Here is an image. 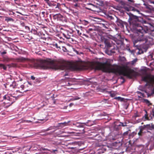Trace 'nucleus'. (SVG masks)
<instances>
[{"label": "nucleus", "mask_w": 154, "mask_h": 154, "mask_svg": "<svg viewBox=\"0 0 154 154\" xmlns=\"http://www.w3.org/2000/svg\"><path fill=\"white\" fill-rule=\"evenodd\" d=\"M20 25L22 27H25V26H26L25 25L24 23V22H21Z\"/></svg>", "instance_id": "41"}, {"label": "nucleus", "mask_w": 154, "mask_h": 154, "mask_svg": "<svg viewBox=\"0 0 154 154\" xmlns=\"http://www.w3.org/2000/svg\"><path fill=\"white\" fill-rule=\"evenodd\" d=\"M142 79L143 81L146 82V84L149 86L152 84H154V77L151 78L149 76L146 75L143 77Z\"/></svg>", "instance_id": "6"}, {"label": "nucleus", "mask_w": 154, "mask_h": 154, "mask_svg": "<svg viewBox=\"0 0 154 154\" xmlns=\"http://www.w3.org/2000/svg\"><path fill=\"white\" fill-rule=\"evenodd\" d=\"M18 61L23 62L28 61L29 64L36 68H41L43 69H47L48 67L46 65L49 64L54 66L55 69L62 70H68L71 71L82 69V68L79 66L77 65L69 62L66 63L62 60H50L48 61H38L34 59H29L23 57H20L17 59Z\"/></svg>", "instance_id": "1"}, {"label": "nucleus", "mask_w": 154, "mask_h": 154, "mask_svg": "<svg viewBox=\"0 0 154 154\" xmlns=\"http://www.w3.org/2000/svg\"><path fill=\"white\" fill-rule=\"evenodd\" d=\"M137 61V60H134L132 61V64H134V63H136Z\"/></svg>", "instance_id": "49"}, {"label": "nucleus", "mask_w": 154, "mask_h": 154, "mask_svg": "<svg viewBox=\"0 0 154 154\" xmlns=\"http://www.w3.org/2000/svg\"><path fill=\"white\" fill-rule=\"evenodd\" d=\"M139 116H138V115L137 114H135V117H138Z\"/></svg>", "instance_id": "58"}, {"label": "nucleus", "mask_w": 154, "mask_h": 154, "mask_svg": "<svg viewBox=\"0 0 154 154\" xmlns=\"http://www.w3.org/2000/svg\"><path fill=\"white\" fill-rule=\"evenodd\" d=\"M113 48H112V49L110 50V52L111 53H114L116 52L115 50L116 49L115 47L113 46Z\"/></svg>", "instance_id": "26"}, {"label": "nucleus", "mask_w": 154, "mask_h": 154, "mask_svg": "<svg viewBox=\"0 0 154 154\" xmlns=\"http://www.w3.org/2000/svg\"><path fill=\"white\" fill-rule=\"evenodd\" d=\"M0 52L1 53V54L2 55L6 54L7 53V52L5 51L2 52H1V51H0Z\"/></svg>", "instance_id": "43"}, {"label": "nucleus", "mask_w": 154, "mask_h": 154, "mask_svg": "<svg viewBox=\"0 0 154 154\" xmlns=\"http://www.w3.org/2000/svg\"><path fill=\"white\" fill-rule=\"evenodd\" d=\"M151 115H152L153 117H154V108L152 110V112L151 113Z\"/></svg>", "instance_id": "46"}, {"label": "nucleus", "mask_w": 154, "mask_h": 154, "mask_svg": "<svg viewBox=\"0 0 154 154\" xmlns=\"http://www.w3.org/2000/svg\"><path fill=\"white\" fill-rule=\"evenodd\" d=\"M59 3H57L54 2H51V3L49 4V6L55 8V10L58 11L59 10Z\"/></svg>", "instance_id": "12"}, {"label": "nucleus", "mask_w": 154, "mask_h": 154, "mask_svg": "<svg viewBox=\"0 0 154 154\" xmlns=\"http://www.w3.org/2000/svg\"><path fill=\"white\" fill-rule=\"evenodd\" d=\"M23 121H24V122H25L26 123H31L32 122L30 120H23Z\"/></svg>", "instance_id": "45"}, {"label": "nucleus", "mask_w": 154, "mask_h": 154, "mask_svg": "<svg viewBox=\"0 0 154 154\" xmlns=\"http://www.w3.org/2000/svg\"><path fill=\"white\" fill-rule=\"evenodd\" d=\"M71 121H68L67 122H64L63 123H60V124L63 125L64 126H66L68 125H72L71 124H70Z\"/></svg>", "instance_id": "18"}, {"label": "nucleus", "mask_w": 154, "mask_h": 154, "mask_svg": "<svg viewBox=\"0 0 154 154\" xmlns=\"http://www.w3.org/2000/svg\"><path fill=\"white\" fill-rule=\"evenodd\" d=\"M45 13V12H42V14H44Z\"/></svg>", "instance_id": "63"}, {"label": "nucleus", "mask_w": 154, "mask_h": 154, "mask_svg": "<svg viewBox=\"0 0 154 154\" xmlns=\"http://www.w3.org/2000/svg\"><path fill=\"white\" fill-rule=\"evenodd\" d=\"M80 30H81L80 29H79L76 31L77 33L78 34V35H80L82 34V33L81 32Z\"/></svg>", "instance_id": "38"}, {"label": "nucleus", "mask_w": 154, "mask_h": 154, "mask_svg": "<svg viewBox=\"0 0 154 154\" xmlns=\"http://www.w3.org/2000/svg\"><path fill=\"white\" fill-rule=\"evenodd\" d=\"M141 72L144 75H146V72L145 70H142Z\"/></svg>", "instance_id": "39"}, {"label": "nucleus", "mask_w": 154, "mask_h": 154, "mask_svg": "<svg viewBox=\"0 0 154 154\" xmlns=\"http://www.w3.org/2000/svg\"><path fill=\"white\" fill-rule=\"evenodd\" d=\"M116 23L117 25L121 28H124L125 26H126V22L123 21L119 19H117Z\"/></svg>", "instance_id": "10"}, {"label": "nucleus", "mask_w": 154, "mask_h": 154, "mask_svg": "<svg viewBox=\"0 0 154 154\" xmlns=\"http://www.w3.org/2000/svg\"><path fill=\"white\" fill-rule=\"evenodd\" d=\"M74 125H75L76 127L81 128L80 129H79L78 130L80 131V133H85V131H84V128L83 126V125L81 124H79L78 123H76V124H72Z\"/></svg>", "instance_id": "14"}, {"label": "nucleus", "mask_w": 154, "mask_h": 154, "mask_svg": "<svg viewBox=\"0 0 154 154\" xmlns=\"http://www.w3.org/2000/svg\"><path fill=\"white\" fill-rule=\"evenodd\" d=\"M63 36L67 39L70 38L72 39V37H73V34L72 32L68 30L65 31L63 33Z\"/></svg>", "instance_id": "8"}, {"label": "nucleus", "mask_w": 154, "mask_h": 154, "mask_svg": "<svg viewBox=\"0 0 154 154\" xmlns=\"http://www.w3.org/2000/svg\"><path fill=\"white\" fill-rule=\"evenodd\" d=\"M153 85H154V84H152V85H149V86L148 88H151L152 91V92L150 94L145 91V92L147 94L148 97L150 96L153 94H154V87H153Z\"/></svg>", "instance_id": "15"}, {"label": "nucleus", "mask_w": 154, "mask_h": 154, "mask_svg": "<svg viewBox=\"0 0 154 154\" xmlns=\"http://www.w3.org/2000/svg\"><path fill=\"white\" fill-rule=\"evenodd\" d=\"M15 2H18L19 0H14Z\"/></svg>", "instance_id": "64"}, {"label": "nucleus", "mask_w": 154, "mask_h": 154, "mask_svg": "<svg viewBox=\"0 0 154 154\" xmlns=\"http://www.w3.org/2000/svg\"><path fill=\"white\" fill-rule=\"evenodd\" d=\"M143 21V19L141 17L135 16L132 14L129 15L128 21L130 24V27L135 33L137 38L133 41L134 46L138 49H139L140 47L139 45L136 44L138 42L144 40V35L148 31L147 29H145L142 27Z\"/></svg>", "instance_id": "3"}, {"label": "nucleus", "mask_w": 154, "mask_h": 154, "mask_svg": "<svg viewBox=\"0 0 154 154\" xmlns=\"http://www.w3.org/2000/svg\"><path fill=\"white\" fill-rule=\"evenodd\" d=\"M143 133V132H140V130L139 132L138 133V135L140 136H141Z\"/></svg>", "instance_id": "48"}, {"label": "nucleus", "mask_w": 154, "mask_h": 154, "mask_svg": "<svg viewBox=\"0 0 154 154\" xmlns=\"http://www.w3.org/2000/svg\"><path fill=\"white\" fill-rule=\"evenodd\" d=\"M121 126H125V125H124L123 123L122 122H120V124L118 125H115V127L116 128V126H118V127H120Z\"/></svg>", "instance_id": "28"}, {"label": "nucleus", "mask_w": 154, "mask_h": 154, "mask_svg": "<svg viewBox=\"0 0 154 154\" xmlns=\"http://www.w3.org/2000/svg\"><path fill=\"white\" fill-rule=\"evenodd\" d=\"M129 131H130V130H129L128 131H127L125 132L124 134H123V135L124 136H126V135H127L128 133H129Z\"/></svg>", "instance_id": "35"}, {"label": "nucleus", "mask_w": 154, "mask_h": 154, "mask_svg": "<svg viewBox=\"0 0 154 154\" xmlns=\"http://www.w3.org/2000/svg\"><path fill=\"white\" fill-rule=\"evenodd\" d=\"M88 5L92 7H94V5H93V4H89Z\"/></svg>", "instance_id": "56"}, {"label": "nucleus", "mask_w": 154, "mask_h": 154, "mask_svg": "<svg viewBox=\"0 0 154 154\" xmlns=\"http://www.w3.org/2000/svg\"><path fill=\"white\" fill-rule=\"evenodd\" d=\"M32 146H31L30 145L24 146L22 148V151L25 154H28L29 151L31 150L30 149L32 148Z\"/></svg>", "instance_id": "11"}, {"label": "nucleus", "mask_w": 154, "mask_h": 154, "mask_svg": "<svg viewBox=\"0 0 154 154\" xmlns=\"http://www.w3.org/2000/svg\"><path fill=\"white\" fill-rule=\"evenodd\" d=\"M150 128V125H144L143 126H141L140 128V132H143V131L146 128Z\"/></svg>", "instance_id": "16"}, {"label": "nucleus", "mask_w": 154, "mask_h": 154, "mask_svg": "<svg viewBox=\"0 0 154 154\" xmlns=\"http://www.w3.org/2000/svg\"><path fill=\"white\" fill-rule=\"evenodd\" d=\"M101 41L105 44V47H106L107 48H110L113 47V44L109 39L103 36H101Z\"/></svg>", "instance_id": "5"}, {"label": "nucleus", "mask_w": 154, "mask_h": 154, "mask_svg": "<svg viewBox=\"0 0 154 154\" xmlns=\"http://www.w3.org/2000/svg\"><path fill=\"white\" fill-rule=\"evenodd\" d=\"M121 3L122 7L124 9L127 11H129L131 10L135 11V8L133 7H130L129 5H126L124 2L122 1H121Z\"/></svg>", "instance_id": "9"}, {"label": "nucleus", "mask_w": 154, "mask_h": 154, "mask_svg": "<svg viewBox=\"0 0 154 154\" xmlns=\"http://www.w3.org/2000/svg\"><path fill=\"white\" fill-rule=\"evenodd\" d=\"M55 45L56 48H59L60 49H61L60 47L58 46V45L56 43Z\"/></svg>", "instance_id": "47"}, {"label": "nucleus", "mask_w": 154, "mask_h": 154, "mask_svg": "<svg viewBox=\"0 0 154 154\" xmlns=\"http://www.w3.org/2000/svg\"><path fill=\"white\" fill-rule=\"evenodd\" d=\"M86 32L88 33H89L90 32H88V29L86 31Z\"/></svg>", "instance_id": "59"}, {"label": "nucleus", "mask_w": 154, "mask_h": 154, "mask_svg": "<svg viewBox=\"0 0 154 154\" xmlns=\"http://www.w3.org/2000/svg\"><path fill=\"white\" fill-rule=\"evenodd\" d=\"M79 99H80V98L78 97L77 98H76L75 99V100H79Z\"/></svg>", "instance_id": "61"}, {"label": "nucleus", "mask_w": 154, "mask_h": 154, "mask_svg": "<svg viewBox=\"0 0 154 154\" xmlns=\"http://www.w3.org/2000/svg\"><path fill=\"white\" fill-rule=\"evenodd\" d=\"M88 32H91V31H93V29H92V28H89V29H88Z\"/></svg>", "instance_id": "51"}, {"label": "nucleus", "mask_w": 154, "mask_h": 154, "mask_svg": "<svg viewBox=\"0 0 154 154\" xmlns=\"http://www.w3.org/2000/svg\"><path fill=\"white\" fill-rule=\"evenodd\" d=\"M95 69L98 70H101L105 72L122 75L129 79H132L133 77H136L138 75V72L133 69L116 65H111L107 62L103 63L97 62Z\"/></svg>", "instance_id": "2"}, {"label": "nucleus", "mask_w": 154, "mask_h": 154, "mask_svg": "<svg viewBox=\"0 0 154 154\" xmlns=\"http://www.w3.org/2000/svg\"><path fill=\"white\" fill-rule=\"evenodd\" d=\"M41 50L43 51H46L47 50L46 48H45L44 49L42 48Z\"/></svg>", "instance_id": "54"}, {"label": "nucleus", "mask_w": 154, "mask_h": 154, "mask_svg": "<svg viewBox=\"0 0 154 154\" xmlns=\"http://www.w3.org/2000/svg\"><path fill=\"white\" fill-rule=\"evenodd\" d=\"M31 78L32 79L34 80L35 79V78L33 76H31Z\"/></svg>", "instance_id": "50"}, {"label": "nucleus", "mask_w": 154, "mask_h": 154, "mask_svg": "<svg viewBox=\"0 0 154 154\" xmlns=\"http://www.w3.org/2000/svg\"><path fill=\"white\" fill-rule=\"evenodd\" d=\"M145 102L147 104H148L149 106L152 105V103L150 102V101L147 99H145L144 100Z\"/></svg>", "instance_id": "27"}, {"label": "nucleus", "mask_w": 154, "mask_h": 154, "mask_svg": "<svg viewBox=\"0 0 154 154\" xmlns=\"http://www.w3.org/2000/svg\"><path fill=\"white\" fill-rule=\"evenodd\" d=\"M31 146H32V148H31V149H30L31 150H36L37 147H35L34 145H32Z\"/></svg>", "instance_id": "32"}, {"label": "nucleus", "mask_w": 154, "mask_h": 154, "mask_svg": "<svg viewBox=\"0 0 154 154\" xmlns=\"http://www.w3.org/2000/svg\"><path fill=\"white\" fill-rule=\"evenodd\" d=\"M75 28L76 31L79 29H80L82 31L81 29L79 28L78 26L76 25L75 26Z\"/></svg>", "instance_id": "33"}, {"label": "nucleus", "mask_w": 154, "mask_h": 154, "mask_svg": "<svg viewBox=\"0 0 154 154\" xmlns=\"http://www.w3.org/2000/svg\"><path fill=\"white\" fill-rule=\"evenodd\" d=\"M136 134V133L135 132H132L131 134H129V137H133Z\"/></svg>", "instance_id": "29"}, {"label": "nucleus", "mask_w": 154, "mask_h": 154, "mask_svg": "<svg viewBox=\"0 0 154 154\" xmlns=\"http://www.w3.org/2000/svg\"><path fill=\"white\" fill-rule=\"evenodd\" d=\"M128 0L129 2H134L133 0Z\"/></svg>", "instance_id": "57"}, {"label": "nucleus", "mask_w": 154, "mask_h": 154, "mask_svg": "<svg viewBox=\"0 0 154 154\" xmlns=\"http://www.w3.org/2000/svg\"><path fill=\"white\" fill-rule=\"evenodd\" d=\"M0 97L1 98L2 97L3 99L2 100V101L3 100H5L4 103L6 107L10 106L15 102L17 99L16 97L9 95L8 94H6L3 96H2L1 94L0 95Z\"/></svg>", "instance_id": "4"}, {"label": "nucleus", "mask_w": 154, "mask_h": 154, "mask_svg": "<svg viewBox=\"0 0 154 154\" xmlns=\"http://www.w3.org/2000/svg\"><path fill=\"white\" fill-rule=\"evenodd\" d=\"M137 93L138 94H140V95L143 97H144V94H143V93H141L140 92V91H137Z\"/></svg>", "instance_id": "36"}, {"label": "nucleus", "mask_w": 154, "mask_h": 154, "mask_svg": "<svg viewBox=\"0 0 154 154\" xmlns=\"http://www.w3.org/2000/svg\"><path fill=\"white\" fill-rule=\"evenodd\" d=\"M83 36H85V37H86L87 38H88L89 37L88 35H86L85 34H83Z\"/></svg>", "instance_id": "53"}, {"label": "nucleus", "mask_w": 154, "mask_h": 154, "mask_svg": "<svg viewBox=\"0 0 154 154\" xmlns=\"http://www.w3.org/2000/svg\"><path fill=\"white\" fill-rule=\"evenodd\" d=\"M107 18L110 20H112L114 19V18L112 16L108 15Z\"/></svg>", "instance_id": "37"}, {"label": "nucleus", "mask_w": 154, "mask_h": 154, "mask_svg": "<svg viewBox=\"0 0 154 154\" xmlns=\"http://www.w3.org/2000/svg\"><path fill=\"white\" fill-rule=\"evenodd\" d=\"M31 32L32 33L34 34V35H38V33L37 31L35 29H32Z\"/></svg>", "instance_id": "25"}, {"label": "nucleus", "mask_w": 154, "mask_h": 154, "mask_svg": "<svg viewBox=\"0 0 154 154\" xmlns=\"http://www.w3.org/2000/svg\"><path fill=\"white\" fill-rule=\"evenodd\" d=\"M5 21H6L7 22H8L9 21H12L13 22L14 21V20L10 17H5Z\"/></svg>", "instance_id": "22"}, {"label": "nucleus", "mask_w": 154, "mask_h": 154, "mask_svg": "<svg viewBox=\"0 0 154 154\" xmlns=\"http://www.w3.org/2000/svg\"><path fill=\"white\" fill-rule=\"evenodd\" d=\"M24 87H25V86L24 85H22L20 86V88H22L23 90H24V92L27 91H28V90H26V89H24V88H25Z\"/></svg>", "instance_id": "30"}, {"label": "nucleus", "mask_w": 154, "mask_h": 154, "mask_svg": "<svg viewBox=\"0 0 154 154\" xmlns=\"http://www.w3.org/2000/svg\"><path fill=\"white\" fill-rule=\"evenodd\" d=\"M114 99L117 100L118 101H124V98L120 97H115Z\"/></svg>", "instance_id": "21"}, {"label": "nucleus", "mask_w": 154, "mask_h": 154, "mask_svg": "<svg viewBox=\"0 0 154 154\" xmlns=\"http://www.w3.org/2000/svg\"><path fill=\"white\" fill-rule=\"evenodd\" d=\"M92 124L89 125L88 124V122L87 123V124H86V125L88 126H91L92 125Z\"/></svg>", "instance_id": "55"}, {"label": "nucleus", "mask_w": 154, "mask_h": 154, "mask_svg": "<svg viewBox=\"0 0 154 154\" xmlns=\"http://www.w3.org/2000/svg\"><path fill=\"white\" fill-rule=\"evenodd\" d=\"M68 9V5L67 4H59V10H62L64 11L67 10Z\"/></svg>", "instance_id": "13"}, {"label": "nucleus", "mask_w": 154, "mask_h": 154, "mask_svg": "<svg viewBox=\"0 0 154 154\" xmlns=\"http://www.w3.org/2000/svg\"><path fill=\"white\" fill-rule=\"evenodd\" d=\"M62 50H63V51L66 52L67 51V49L65 47L63 46H62Z\"/></svg>", "instance_id": "42"}, {"label": "nucleus", "mask_w": 154, "mask_h": 154, "mask_svg": "<svg viewBox=\"0 0 154 154\" xmlns=\"http://www.w3.org/2000/svg\"><path fill=\"white\" fill-rule=\"evenodd\" d=\"M145 112L146 113L145 114V118L147 120H149V119H148V114H147V111L146 110H145Z\"/></svg>", "instance_id": "31"}, {"label": "nucleus", "mask_w": 154, "mask_h": 154, "mask_svg": "<svg viewBox=\"0 0 154 154\" xmlns=\"http://www.w3.org/2000/svg\"><path fill=\"white\" fill-rule=\"evenodd\" d=\"M82 23H83V24H84V25H87L88 23V22L87 21H86L85 20H84L82 21Z\"/></svg>", "instance_id": "34"}, {"label": "nucleus", "mask_w": 154, "mask_h": 154, "mask_svg": "<svg viewBox=\"0 0 154 154\" xmlns=\"http://www.w3.org/2000/svg\"><path fill=\"white\" fill-rule=\"evenodd\" d=\"M25 29H26L27 30L30 31V28L29 27L27 26H25Z\"/></svg>", "instance_id": "44"}, {"label": "nucleus", "mask_w": 154, "mask_h": 154, "mask_svg": "<svg viewBox=\"0 0 154 154\" xmlns=\"http://www.w3.org/2000/svg\"><path fill=\"white\" fill-rule=\"evenodd\" d=\"M109 93L110 94V96L111 97H113L116 95V93L113 91H109Z\"/></svg>", "instance_id": "23"}, {"label": "nucleus", "mask_w": 154, "mask_h": 154, "mask_svg": "<svg viewBox=\"0 0 154 154\" xmlns=\"http://www.w3.org/2000/svg\"><path fill=\"white\" fill-rule=\"evenodd\" d=\"M45 1L47 2L48 5L49 6V5H50L49 4L51 3V2H50L49 0H45Z\"/></svg>", "instance_id": "40"}, {"label": "nucleus", "mask_w": 154, "mask_h": 154, "mask_svg": "<svg viewBox=\"0 0 154 154\" xmlns=\"http://www.w3.org/2000/svg\"><path fill=\"white\" fill-rule=\"evenodd\" d=\"M58 150L57 149H51L50 150V152L53 153L54 154H56L58 152Z\"/></svg>", "instance_id": "24"}, {"label": "nucleus", "mask_w": 154, "mask_h": 154, "mask_svg": "<svg viewBox=\"0 0 154 154\" xmlns=\"http://www.w3.org/2000/svg\"><path fill=\"white\" fill-rule=\"evenodd\" d=\"M7 67L6 66L3 64L0 63V69H3L4 70L6 71L7 70Z\"/></svg>", "instance_id": "20"}, {"label": "nucleus", "mask_w": 154, "mask_h": 154, "mask_svg": "<svg viewBox=\"0 0 154 154\" xmlns=\"http://www.w3.org/2000/svg\"><path fill=\"white\" fill-rule=\"evenodd\" d=\"M147 8H148V9H149L150 10H151V8H149V7L147 6Z\"/></svg>", "instance_id": "62"}, {"label": "nucleus", "mask_w": 154, "mask_h": 154, "mask_svg": "<svg viewBox=\"0 0 154 154\" xmlns=\"http://www.w3.org/2000/svg\"><path fill=\"white\" fill-rule=\"evenodd\" d=\"M74 5L75 7H76L78 6V5L77 4H75Z\"/></svg>", "instance_id": "60"}, {"label": "nucleus", "mask_w": 154, "mask_h": 154, "mask_svg": "<svg viewBox=\"0 0 154 154\" xmlns=\"http://www.w3.org/2000/svg\"><path fill=\"white\" fill-rule=\"evenodd\" d=\"M86 8L90 10H92V8H91V7H86Z\"/></svg>", "instance_id": "52"}, {"label": "nucleus", "mask_w": 154, "mask_h": 154, "mask_svg": "<svg viewBox=\"0 0 154 154\" xmlns=\"http://www.w3.org/2000/svg\"><path fill=\"white\" fill-rule=\"evenodd\" d=\"M7 66H8L9 68L11 67H16L17 66V64L16 63H11L10 64L7 65Z\"/></svg>", "instance_id": "17"}, {"label": "nucleus", "mask_w": 154, "mask_h": 154, "mask_svg": "<svg viewBox=\"0 0 154 154\" xmlns=\"http://www.w3.org/2000/svg\"><path fill=\"white\" fill-rule=\"evenodd\" d=\"M102 27L104 28V29H108L109 27V25L108 24L106 23H102Z\"/></svg>", "instance_id": "19"}, {"label": "nucleus", "mask_w": 154, "mask_h": 154, "mask_svg": "<svg viewBox=\"0 0 154 154\" xmlns=\"http://www.w3.org/2000/svg\"><path fill=\"white\" fill-rule=\"evenodd\" d=\"M53 17L54 20L60 21L63 22H66V20L65 17L61 15L60 14H57L54 15Z\"/></svg>", "instance_id": "7"}]
</instances>
